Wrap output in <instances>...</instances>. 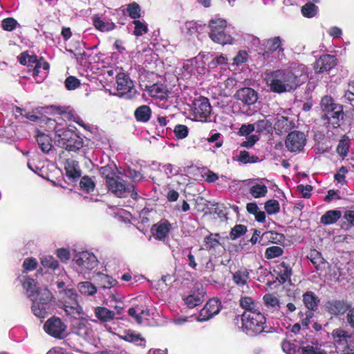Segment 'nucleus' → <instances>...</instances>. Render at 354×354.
I'll return each instance as SVG.
<instances>
[{"mask_svg": "<svg viewBox=\"0 0 354 354\" xmlns=\"http://www.w3.org/2000/svg\"><path fill=\"white\" fill-rule=\"evenodd\" d=\"M38 265L35 258H27L23 262V272L19 277L24 289L26 290L28 298L32 301L31 306L33 314L41 319L47 316L50 310L52 294L46 288L37 287L35 279L30 278L26 272L36 269Z\"/></svg>", "mask_w": 354, "mask_h": 354, "instance_id": "1", "label": "nucleus"}, {"mask_svg": "<svg viewBox=\"0 0 354 354\" xmlns=\"http://www.w3.org/2000/svg\"><path fill=\"white\" fill-rule=\"evenodd\" d=\"M306 76V68L303 64H293L286 69H279L266 76V84L272 92H290L300 84V78Z\"/></svg>", "mask_w": 354, "mask_h": 354, "instance_id": "2", "label": "nucleus"}, {"mask_svg": "<svg viewBox=\"0 0 354 354\" xmlns=\"http://www.w3.org/2000/svg\"><path fill=\"white\" fill-rule=\"evenodd\" d=\"M47 121L49 127L53 126L55 142L60 147L73 152H77L83 147L82 138L73 131L66 128L62 118H49Z\"/></svg>", "mask_w": 354, "mask_h": 354, "instance_id": "3", "label": "nucleus"}, {"mask_svg": "<svg viewBox=\"0 0 354 354\" xmlns=\"http://www.w3.org/2000/svg\"><path fill=\"white\" fill-rule=\"evenodd\" d=\"M59 302L68 316L77 318L84 314L83 308L78 301V295L74 289L60 290Z\"/></svg>", "mask_w": 354, "mask_h": 354, "instance_id": "4", "label": "nucleus"}, {"mask_svg": "<svg viewBox=\"0 0 354 354\" xmlns=\"http://www.w3.org/2000/svg\"><path fill=\"white\" fill-rule=\"evenodd\" d=\"M241 322L242 328L248 335L254 336L264 330L266 318L261 312H243Z\"/></svg>", "mask_w": 354, "mask_h": 354, "instance_id": "5", "label": "nucleus"}, {"mask_svg": "<svg viewBox=\"0 0 354 354\" xmlns=\"http://www.w3.org/2000/svg\"><path fill=\"white\" fill-rule=\"evenodd\" d=\"M283 40L279 37H274L263 41L260 54L268 62H273L284 55Z\"/></svg>", "mask_w": 354, "mask_h": 354, "instance_id": "6", "label": "nucleus"}, {"mask_svg": "<svg viewBox=\"0 0 354 354\" xmlns=\"http://www.w3.org/2000/svg\"><path fill=\"white\" fill-rule=\"evenodd\" d=\"M210 28L209 37L212 41L218 44H232L233 43L232 37L227 32L230 28L227 26V21L223 19H213L209 21Z\"/></svg>", "mask_w": 354, "mask_h": 354, "instance_id": "7", "label": "nucleus"}, {"mask_svg": "<svg viewBox=\"0 0 354 354\" xmlns=\"http://www.w3.org/2000/svg\"><path fill=\"white\" fill-rule=\"evenodd\" d=\"M73 268L78 274H86L98 263L97 257L91 252L84 251L76 254L73 258Z\"/></svg>", "mask_w": 354, "mask_h": 354, "instance_id": "8", "label": "nucleus"}, {"mask_svg": "<svg viewBox=\"0 0 354 354\" xmlns=\"http://www.w3.org/2000/svg\"><path fill=\"white\" fill-rule=\"evenodd\" d=\"M106 185L110 192L118 197H127L131 196L134 198L136 193L133 192L134 186L124 180L120 176H112L106 178Z\"/></svg>", "mask_w": 354, "mask_h": 354, "instance_id": "9", "label": "nucleus"}, {"mask_svg": "<svg viewBox=\"0 0 354 354\" xmlns=\"http://www.w3.org/2000/svg\"><path fill=\"white\" fill-rule=\"evenodd\" d=\"M321 108L324 112V115L329 122L333 125L337 124L339 118H343L342 106L334 102L333 99L328 95L322 97L321 100Z\"/></svg>", "mask_w": 354, "mask_h": 354, "instance_id": "10", "label": "nucleus"}, {"mask_svg": "<svg viewBox=\"0 0 354 354\" xmlns=\"http://www.w3.org/2000/svg\"><path fill=\"white\" fill-rule=\"evenodd\" d=\"M206 68L203 66V61L201 58V53L197 57L185 61L180 68L178 75L182 78L189 79L197 72L199 74L205 73Z\"/></svg>", "mask_w": 354, "mask_h": 354, "instance_id": "11", "label": "nucleus"}, {"mask_svg": "<svg viewBox=\"0 0 354 354\" xmlns=\"http://www.w3.org/2000/svg\"><path fill=\"white\" fill-rule=\"evenodd\" d=\"M45 332L51 337L62 339L67 335V326L59 317H53L48 319L44 325Z\"/></svg>", "mask_w": 354, "mask_h": 354, "instance_id": "12", "label": "nucleus"}, {"mask_svg": "<svg viewBox=\"0 0 354 354\" xmlns=\"http://www.w3.org/2000/svg\"><path fill=\"white\" fill-rule=\"evenodd\" d=\"M205 293L203 285L196 283L192 290L183 297L184 305L189 308H194L201 305L205 300Z\"/></svg>", "mask_w": 354, "mask_h": 354, "instance_id": "13", "label": "nucleus"}, {"mask_svg": "<svg viewBox=\"0 0 354 354\" xmlns=\"http://www.w3.org/2000/svg\"><path fill=\"white\" fill-rule=\"evenodd\" d=\"M118 95L126 99H131L136 93L133 81L124 73H119L116 77Z\"/></svg>", "mask_w": 354, "mask_h": 354, "instance_id": "14", "label": "nucleus"}, {"mask_svg": "<svg viewBox=\"0 0 354 354\" xmlns=\"http://www.w3.org/2000/svg\"><path fill=\"white\" fill-rule=\"evenodd\" d=\"M212 112V107L209 100L206 97H200L194 102V115L196 120L207 122Z\"/></svg>", "mask_w": 354, "mask_h": 354, "instance_id": "15", "label": "nucleus"}, {"mask_svg": "<svg viewBox=\"0 0 354 354\" xmlns=\"http://www.w3.org/2000/svg\"><path fill=\"white\" fill-rule=\"evenodd\" d=\"M306 143V136L299 131L290 132L286 140V146L291 152L301 151Z\"/></svg>", "mask_w": 354, "mask_h": 354, "instance_id": "16", "label": "nucleus"}, {"mask_svg": "<svg viewBox=\"0 0 354 354\" xmlns=\"http://www.w3.org/2000/svg\"><path fill=\"white\" fill-rule=\"evenodd\" d=\"M325 344L322 345L317 338L311 335H307L303 339V353L304 354H330L333 351H326L324 348Z\"/></svg>", "mask_w": 354, "mask_h": 354, "instance_id": "17", "label": "nucleus"}, {"mask_svg": "<svg viewBox=\"0 0 354 354\" xmlns=\"http://www.w3.org/2000/svg\"><path fill=\"white\" fill-rule=\"evenodd\" d=\"M221 309V302L216 299H209L201 310L196 319L198 322H206L218 314Z\"/></svg>", "mask_w": 354, "mask_h": 354, "instance_id": "18", "label": "nucleus"}, {"mask_svg": "<svg viewBox=\"0 0 354 354\" xmlns=\"http://www.w3.org/2000/svg\"><path fill=\"white\" fill-rule=\"evenodd\" d=\"M71 331L84 340H88L93 335L91 324L85 319L74 321L71 325Z\"/></svg>", "mask_w": 354, "mask_h": 354, "instance_id": "19", "label": "nucleus"}, {"mask_svg": "<svg viewBox=\"0 0 354 354\" xmlns=\"http://www.w3.org/2000/svg\"><path fill=\"white\" fill-rule=\"evenodd\" d=\"M332 337L335 347V352H342L348 349V342L351 336L344 330L337 328L333 330Z\"/></svg>", "mask_w": 354, "mask_h": 354, "instance_id": "20", "label": "nucleus"}, {"mask_svg": "<svg viewBox=\"0 0 354 354\" xmlns=\"http://www.w3.org/2000/svg\"><path fill=\"white\" fill-rule=\"evenodd\" d=\"M50 108L55 113H57L60 115L57 118H62L64 121H65V119L72 120L84 129H87L88 127L80 117L76 115L75 113L69 108L56 106H51Z\"/></svg>", "mask_w": 354, "mask_h": 354, "instance_id": "21", "label": "nucleus"}, {"mask_svg": "<svg viewBox=\"0 0 354 354\" xmlns=\"http://www.w3.org/2000/svg\"><path fill=\"white\" fill-rule=\"evenodd\" d=\"M234 97L244 104H254L258 100L257 93L252 88L244 87L238 90Z\"/></svg>", "mask_w": 354, "mask_h": 354, "instance_id": "22", "label": "nucleus"}, {"mask_svg": "<svg viewBox=\"0 0 354 354\" xmlns=\"http://www.w3.org/2000/svg\"><path fill=\"white\" fill-rule=\"evenodd\" d=\"M325 306L327 311L334 315H343L351 307L350 304L343 300L328 301Z\"/></svg>", "mask_w": 354, "mask_h": 354, "instance_id": "23", "label": "nucleus"}, {"mask_svg": "<svg viewBox=\"0 0 354 354\" xmlns=\"http://www.w3.org/2000/svg\"><path fill=\"white\" fill-rule=\"evenodd\" d=\"M93 280L102 289H110L118 283L111 276L100 272L93 276Z\"/></svg>", "mask_w": 354, "mask_h": 354, "instance_id": "24", "label": "nucleus"}, {"mask_svg": "<svg viewBox=\"0 0 354 354\" xmlns=\"http://www.w3.org/2000/svg\"><path fill=\"white\" fill-rule=\"evenodd\" d=\"M336 59L330 55H324L321 56L315 63V70L317 73H323L330 71L336 64Z\"/></svg>", "mask_w": 354, "mask_h": 354, "instance_id": "25", "label": "nucleus"}, {"mask_svg": "<svg viewBox=\"0 0 354 354\" xmlns=\"http://www.w3.org/2000/svg\"><path fill=\"white\" fill-rule=\"evenodd\" d=\"M145 90L151 97L160 100L166 99L169 94L167 86L162 84L156 83L151 85H146Z\"/></svg>", "mask_w": 354, "mask_h": 354, "instance_id": "26", "label": "nucleus"}, {"mask_svg": "<svg viewBox=\"0 0 354 354\" xmlns=\"http://www.w3.org/2000/svg\"><path fill=\"white\" fill-rule=\"evenodd\" d=\"M66 176L71 182L76 181L81 176L78 162L74 160H66L64 163Z\"/></svg>", "mask_w": 354, "mask_h": 354, "instance_id": "27", "label": "nucleus"}, {"mask_svg": "<svg viewBox=\"0 0 354 354\" xmlns=\"http://www.w3.org/2000/svg\"><path fill=\"white\" fill-rule=\"evenodd\" d=\"M281 348L286 354H304L303 339L300 342L296 339H286L282 342Z\"/></svg>", "mask_w": 354, "mask_h": 354, "instance_id": "28", "label": "nucleus"}, {"mask_svg": "<svg viewBox=\"0 0 354 354\" xmlns=\"http://www.w3.org/2000/svg\"><path fill=\"white\" fill-rule=\"evenodd\" d=\"M120 337L124 341L134 344L136 346L142 347L146 346V339L142 337L140 333H138L134 330H125Z\"/></svg>", "mask_w": 354, "mask_h": 354, "instance_id": "29", "label": "nucleus"}, {"mask_svg": "<svg viewBox=\"0 0 354 354\" xmlns=\"http://www.w3.org/2000/svg\"><path fill=\"white\" fill-rule=\"evenodd\" d=\"M263 300L268 310L272 313L279 312L281 306L278 295L268 293L263 296Z\"/></svg>", "mask_w": 354, "mask_h": 354, "instance_id": "30", "label": "nucleus"}, {"mask_svg": "<svg viewBox=\"0 0 354 354\" xmlns=\"http://www.w3.org/2000/svg\"><path fill=\"white\" fill-rule=\"evenodd\" d=\"M169 226L170 225L167 221H161L153 225L152 231L154 237L160 241L164 240L169 232Z\"/></svg>", "mask_w": 354, "mask_h": 354, "instance_id": "31", "label": "nucleus"}, {"mask_svg": "<svg viewBox=\"0 0 354 354\" xmlns=\"http://www.w3.org/2000/svg\"><path fill=\"white\" fill-rule=\"evenodd\" d=\"M201 58L203 61V64H205V60L210 59L208 63V67L209 68H215L218 66L226 65L227 63V58L225 57L223 55L214 56L212 53H207L206 55L201 54Z\"/></svg>", "mask_w": 354, "mask_h": 354, "instance_id": "32", "label": "nucleus"}, {"mask_svg": "<svg viewBox=\"0 0 354 354\" xmlns=\"http://www.w3.org/2000/svg\"><path fill=\"white\" fill-rule=\"evenodd\" d=\"M284 240V236L276 232L268 231L263 232L260 238L259 243L262 245L267 244V243H279Z\"/></svg>", "mask_w": 354, "mask_h": 354, "instance_id": "33", "label": "nucleus"}, {"mask_svg": "<svg viewBox=\"0 0 354 354\" xmlns=\"http://www.w3.org/2000/svg\"><path fill=\"white\" fill-rule=\"evenodd\" d=\"M95 316L101 322H109L114 319L115 313L105 307L97 306L94 310Z\"/></svg>", "mask_w": 354, "mask_h": 354, "instance_id": "34", "label": "nucleus"}, {"mask_svg": "<svg viewBox=\"0 0 354 354\" xmlns=\"http://www.w3.org/2000/svg\"><path fill=\"white\" fill-rule=\"evenodd\" d=\"M303 302L308 310L315 311L317 309L319 299L313 292L308 291L303 295Z\"/></svg>", "mask_w": 354, "mask_h": 354, "instance_id": "35", "label": "nucleus"}, {"mask_svg": "<svg viewBox=\"0 0 354 354\" xmlns=\"http://www.w3.org/2000/svg\"><path fill=\"white\" fill-rule=\"evenodd\" d=\"M342 216V212L337 209L328 210L321 217L320 222L326 225L336 223Z\"/></svg>", "mask_w": 354, "mask_h": 354, "instance_id": "36", "label": "nucleus"}, {"mask_svg": "<svg viewBox=\"0 0 354 354\" xmlns=\"http://www.w3.org/2000/svg\"><path fill=\"white\" fill-rule=\"evenodd\" d=\"M50 65L46 62L43 58H40L39 62L31 67V70L32 71V75L34 77H39V80H37V82H41L44 78L46 76V73L44 72V74H41V69L42 68L44 71H46L49 69Z\"/></svg>", "mask_w": 354, "mask_h": 354, "instance_id": "37", "label": "nucleus"}, {"mask_svg": "<svg viewBox=\"0 0 354 354\" xmlns=\"http://www.w3.org/2000/svg\"><path fill=\"white\" fill-rule=\"evenodd\" d=\"M92 21L94 27L102 32L112 30L115 27L114 23L110 21L105 22L98 15L93 16Z\"/></svg>", "mask_w": 354, "mask_h": 354, "instance_id": "38", "label": "nucleus"}, {"mask_svg": "<svg viewBox=\"0 0 354 354\" xmlns=\"http://www.w3.org/2000/svg\"><path fill=\"white\" fill-rule=\"evenodd\" d=\"M274 271L277 272L278 278L282 283L288 281L292 274L291 268L285 262L279 263Z\"/></svg>", "mask_w": 354, "mask_h": 354, "instance_id": "39", "label": "nucleus"}, {"mask_svg": "<svg viewBox=\"0 0 354 354\" xmlns=\"http://www.w3.org/2000/svg\"><path fill=\"white\" fill-rule=\"evenodd\" d=\"M37 142L40 149L45 153H48L52 149L51 138L46 134L39 133L37 135Z\"/></svg>", "mask_w": 354, "mask_h": 354, "instance_id": "40", "label": "nucleus"}, {"mask_svg": "<svg viewBox=\"0 0 354 354\" xmlns=\"http://www.w3.org/2000/svg\"><path fill=\"white\" fill-rule=\"evenodd\" d=\"M240 306L244 312H260L257 303L250 297H242L240 299Z\"/></svg>", "mask_w": 354, "mask_h": 354, "instance_id": "41", "label": "nucleus"}, {"mask_svg": "<svg viewBox=\"0 0 354 354\" xmlns=\"http://www.w3.org/2000/svg\"><path fill=\"white\" fill-rule=\"evenodd\" d=\"M134 114L138 121L146 122L150 119L151 111L147 105H142L136 109Z\"/></svg>", "mask_w": 354, "mask_h": 354, "instance_id": "42", "label": "nucleus"}, {"mask_svg": "<svg viewBox=\"0 0 354 354\" xmlns=\"http://www.w3.org/2000/svg\"><path fill=\"white\" fill-rule=\"evenodd\" d=\"M291 125V122L288 118L280 116L277 118L274 124V129L278 133H283L290 129Z\"/></svg>", "mask_w": 354, "mask_h": 354, "instance_id": "43", "label": "nucleus"}, {"mask_svg": "<svg viewBox=\"0 0 354 354\" xmlns=\"http://www.w3.org/2000/svg\"><path fill=\"white\" fill-rule=\"evenodd\" d=\"M249 192L255 198H262L266 195L268 188L264 184L255 183L250 186Z\"/></svg>", "mask_w": 354, "mask_h": 354, "instance_id": "44", "label": "nucleus"}, {"mask_svg": "<svg viewBox=\"0 0 354 354\" xmlns=\"http://www.w3.org/2000/svg\"><path fill=\"white\" fill-rule=\"evenodd\" d=\"M202 30V26L197 22L191 21H187L182 27V31L187 35H195Z\"/></svg>", "mask_w": 354, "mask_h": 354, "instance_id": "45", "label": "nucleus"}, {"mask_svg": "<svg viewBox=\"0 0 354 354\" xmlns=\"http://www.w3.org/2000/svg\"><path fill=\"white\" fill-rule=\"evenodd\" d=\"M41 263L44 268L51 270H57L59 266L58 261L51 255H45L40 258Z\"/></svg>", "mask_w": 354, "mask_h": 354, "instance_id": "46", "label": "nucleus"}, {"mask_svg": "<svg viewBox=\"0 0 354 354\" xmlns=\"http://www.w3.org/2000/svg\"><path fill=\"white\" fill-rule=\"evenodd\" d=\"M79 291L84 295L92 296L97 292V288L89 281L80 282L77 285Z\"/></svg>", "mask_w": 354, "mask_h": 354, "instance_id": "47", "label": "nucleus"}, {"mask_svg": "<svg viewBox=\"0 0 354 354\" xmlns=\"http://www.w3.org/2000/svg\"><path fill=\"white\" fill-rule=\"evenodd\" d=\"M307 258L312 262V263L318 268L322 264L325 263V260L323 258L321 252L315 249L311 250L307 255Z\"/></svg>", "mask_w": 354, "mask_h": 354, "instance_id": "48", "label": "nucleus"}, {"mask_svg": "<svg viewBox=\"0 0 354 354\" xmlns=\"http://www.w3.org/2000/svg\"><path fill=\"white\" fill-rule=\"evenodd\" d=\"M249 278V272L247 270H238L233 274V280L238 286L245 285Z\"/></svg>", "mask_w": 354, "mask_h": 354, "instance_id": "49", "label": "nucleus"}, {"mask_svg": "<svg viewBox=\"0 0 354 354\" xmlns=\"http://www.w3.org/2000/svg\"><path fill=\"white\" fill-rule=\"evenodd\" d=\"M350 147V140L348 137L344 136L339 140V144L337 147V153L344 158L347 156Z\"/></svg>", "mask_w": 354, "mask_h": 354, "instance_id": "50", "label": "nucleus"}, {"mask_svg": "<svg viewBox=\"0 0 354 354\" xmlns=\"http://www.w3.org/2000/svg\"><path fill=\"white\" fill-rule=\"evenodd\" d=\"M318 11V7L315 6L313 2H308L301 7L302 15L308 18H312L315 17Z\"/></svg>", "mask_w": 354, "mask_h": 354, "instance_id": "51", "label": "nucleus"}, {"mask_svg": "<svg viewBox=\"0 0 354 354\" xmlns=\"http://www.w3.org/2000/svg\"><path fill=\"white\" fill-rule=\"evenodd\" d=\"M264 208L268 214H276L279 212L280 205L277 200L270 199L265 203Z\"/></svg>", "mask_w": 354, "mask_h": 354, "instance_id": "52", "label": "nucleus"}, {"mask_svg": "<svg viewBox=\"0 0 354 354\" xmlns=\"http://www.w3.org/2000/svg\"><path fill=\"white\" fill-rule=\"evenodd\" d=\"M159 169L162 171L169 178L178 175L180 172V169L178 167L169 163L160 165Z\"/></svg>", "mask_w": 354, "mask_h": 354, "instance_id": "53", "label": "nucleus"}, {"mask_svg": "<svg viewBox=\"0 0 354 354\" xmlns=\"http://www.w3.org/2000/svg\"><path fill=\"white\" fill-rule=\"evenodd\" d=\"M247 232V227L244 225L237 224L232 228L230 233V239L236 240L241 236L244 235Z\"/></svg>", "mask_w": 354, "mask_h": 354, "instance_id": "54", "label": "nucleus"}, {"mask_svg": "<svg viewBox=\"0 0 354 354\" xmlns=\"http://www.w3.org/2000/svg\"><path fill=\"white\" fill-rule=\"evenodd\" d=\"M80 187L82 190L86 192H91L94 190L95 183L91 178L84 176L80 180Z\"/></svg>", "mask_w": 354, "mask_h": 354, "instance_id": "55", "label": "nucleus"}, {"mask_svg": "<svg viewBox=\"0 0 354 354\" xmlns=\"http://www.w3.org/2000/svg\"><path fill=\"white\" fill-rule=\"evenodd\" d=\"M255 125V129L259 133L270 132L272 129V123L270 120L263 119L259 120L254 124Z\"/></svg>", "mask_w": 354, "mask_h": 354, "instance_id": "56", "label": "nucleus"}, {"mask_svg": "<svg viewBox=\"0 0 354 354\" xmlns=\"http://www.w3.org/2000/svg\"><path fill=\"white\" fill-rule=\"evenodd\" d=\"M218 234H210L204 239L206 249H212L216 248L219 244L218 237Z\"/></svg>", "mask_w": 354, "mask_h": 354, "instance_id": "57", "label": "nucleus"}, {"mask_svg": "<svg viewBox=\"0 0 354 354\" xmlns=\"http://www.w3.org/2000/svg\"><path fill=\"white\" fill-rule=\"evenodd\" d=\"M133 23L135 25L133 34L136 36H142L147 32L148 28L145 22L136 19L133 21Z\"/></svg>", "mask_w": 354, "mask_h": 354, "instance_id": "58", "label": "nucleus"}, {"mask_svg": "<svg viewBox=\"0 0 354 354\" xmlns=\"http://www.w3.org/2000/svg\"><path fill=\"white\" fill-rule=\"evenodd\" d=\"M283 250L279 246H271L266 250L265 256L267 259H271L279 257L283 254Z\"/></svg>", "mask_w": 354, "mask_h": 354, "instance_id": "59", "label": "nucleus"}, {"mask_svg": "<svg viewBox=\"0 0 354 354\" xmlns=\"http://www.w3.org/2000/svg\"><path fill=\"white\" fill-rule=\"evenodd\" d=\"M127 13L131 18L136 20L141 16L140 6L135 2L129 4L127 8Z\"/></svg>", "mask_w": 354, "mask_h": 354, "instance_id": "60", "label": "nucleus"}, {"mask_svg": "<svg viewBox=\"0 0 354 354\" xmlns=\"http://www.w3.org/2000/svg\"><path fill=\"white\" fill-rule=\"evenodd\" d=\"M19 25L17 20L8 17L2 20L1 27L6 31H12Z\"/></svg>", "mask_w": 354, "mask_h": 354, "instance_id": "61", "label": "nucleus"}, {"mask_svg": "<svg viewBox=\"0 0 354 354\" xmlns=\"http://www.w3.org/2000/svg\"><path fill=\"white\" fill-rule=\"evenodd\" d=\"M174 133L178 139H184L188 136L189 129L183 124H177L174 127Z\"/></svg>", "mask_w": 354, "mask_h": 354, "instance_id": "62", "label": "nucleus"}, {"mask_svg": "<svg viewBox=\"0 0 354 354\" xmlns=\"http://www.w3.org/2000/svg\"><path fill=\"white\" fill-rule=\"evenodd\" d=\"M124 175L126 177L131 178L134 182L140 181L143 178V176L140 172L131 168H128L124 170Z\"/></svg>", "mask_w": 354, "mask_h": 354, "instance_id": "63", "label": "nucleus"}, {"mask_svg": "<svg viewBox=\"0 0 354 354\" xmlns=\"http://www.w3.org/2000/svg\"><path fill=\"white\" fill-rule=\"evenodd\" d=\"M344 98L354 107V81L348 84V89L344 94Z\"/></svg>", "mask_w": 354, "mask_h": 354, "instance_id": "64", "label": "nucleus"}]
</instances>
